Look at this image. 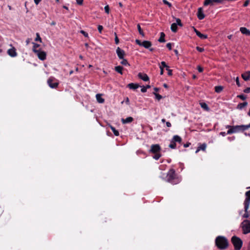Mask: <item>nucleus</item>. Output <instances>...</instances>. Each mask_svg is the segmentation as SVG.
<instances>
[{
	"instance_id": "nucleus-1",
	"label": "nucleus",
	"mask_w": 250,
	"mask_h": 250,
	"mask_svg": "<svg viewBox=\"0 0 250 250\" xmlns=\"http://www.w3.org/2000/svg\"><path fill=\"white\" fill-rule=\"evenodd\" d=\"M167 181L173 185H176L179 183L181 181V178L178 176L175 172L174 169H170L167 174Z\"/></svg>"
},
{
	"instance_id": "nucleus-2",
	"label": "nucleus",
	"mask_w": 250,
	"mask_h": 250,
	"mask_svg": "<svg viewBox=\"0 0 250 250\" xmlns=\"http://www.w3.org/2000/svg\"><path fill=\"white\" fill-rule=\"evenodd\" d=\"M215 244L217 247L221 250L226 249L228 246L227 239L225 237L221 236L216 237Z\"/></svg>"
},
{
	"instance_id": "nucleus-3",
	"label": "nucleus",
	"mask_w": 250,
	"mask_h": 250,
	"mask_svg": "<svg viewBox=\"0 0 250 250\" xmlns=\"http://www.w3.org/2000/svg\"><path fill=\"white\" fill-rule=\"evenodd\" d=\"M231 242L235 250H240L241 249L243 242L240 238L234 236L231 238Z\"/></svg>"
},
{
	"instance_id": "nucleus-4",
	"label": "nucleus",
	"mask_w": 250,
	"mask_h": 250,
	"mask_svg": "<svg viewBox=\"0 0 250 250\" xmlns=\"http://www.w3.org/2000/svg\"><path fill=\"white\" fill-rule=\"evenodd\" d=\"M226 128L229 129L227 131V134H230L232 133L238 132L239 131H242V125L235 126L227 125L226 126Z\"/></svg>"
},
{
	"instance_id": "nucleus-5",
	"label": "nucleus",
	"mask_w": 250,
	"mask_h": 250,
	"mask_svg": "<svg viewBox=\"0 0 250 250\" xmlns=\"http://www.w3.org/2000/svg\"><path fill=\"white\" fill-rule=\"evenodd\" d=\"M47 83L50 88H56L58 87L59 83L55 78L51 77L48 79Z\"/></svg>"
},
{
	"instance_id": "nucleus-6",
	"label": "nucleus",
	"mask_w": 250,
	"mask_h": 250,
	"mask_svg": "<svg viewBox=\"0 0 250 250\" xmlns=\"http://www.w3.org/2000/svg\"><path fill=\"white\" fill-rule=\"evenodd\" d=\"M242 228L243 233L247 234L250 232V221L245 220L242 223Z\"/></svg>"
},
{
	"instance_id": "nucleus-7",
	"label": "nucleus",
	"mask_w": 250,
	"mask_h": 250,
	"mask_svg": "<svg viewBox=\"0 0 250 250\" xmlns=\"http://www.w3.org/2000/svg\"><path fill=\"white\" fill-rule=\"evenodd\" d=\"M136 43L141 46L144 47L145 48H149L152 46V43L150 41H144L141 42L139 40H136Z\"/></svg>"
},
{
	"instance_id": "nucleus-8",
	"label": "nucleus",
	"mask_w": 250,
	"mask_h": 250,
	"mask_svg": "<svg viewBox=\"0 0 250 250\" xmlns=\"http://www.w3.org/2000/svg\"><path fill=\"white\" fill-rule=\"evenodd\" d=\"M246 198L244 201L245 211L248 210L250 204V190L247 191L245 193Z\"/></svg>"
},
{
	"instance_id": "nucleus-9",
	"label": "nucleus",
	"mask_w": 250,
	"mask_h": 250,
	"mask_svg": "<svg viewBox=\"0 0 250 250\" xmlns=\"http://www.w3.org/2000/svg\"><path fill=\"white\" fill-rule=\"evenodd\" d=\"M35 53L37 55L39 59L42 61H43L46 58V53L43 51L41 50L35 51Z\"/></svg>"
},
{
	"instance_id": "nucleus-10",
	"label": "nucleus",
	"mask_w": 250,
	"mask_h": 250,
	"mask_svg": "<svg viewBox=\"0 0 250 250\" xmlns=\"http://www.w3.org/2000/svg\"><path fill=\"white\" fill-rule=\"evenodd\" d=\"M161 150V148L159 145H152L151 146L150 149L149 150V152L154 154L160 152Z\"/></svg>"
},
{
	"instance_id": "nucleus-11",
	"label": "nucleus",
	"mask_w": 250,
	"mask_h": 250,
	"mask_svg": "<svg viewBox=\"0 0 250 250\" xmlns=\"http://www.w3.org/2000/svg\"><path fill=\"white\" fill-rule=\"evenodd\" d=\"M10 46L11 48L7 50V54L11 57H16L17 56V53L16 48L13 46L12 44H10Z\"/></svg>"
},
{
	"instance_id": "nucleus-12",
	"label": "nucleus",
	"mask_w": 250,
	"mask_h": 250,
	"mask_svg": "<svg viewBox=\"0 0 250 250\" xmlns=\"http://www.w3.org/2000/svg\"><path fill=\"white\" fill-rule=\"evenodd\" d=\"M116 53L120 59H123L125 55V52L123 50L118 47L116 49Z\"/></svg>"
},
{
	"instance_id": "nucleus-13",
	"label": "nucleus",
	"mask_w": 250,
	"mask_h": 250,
	"mask_svg": "<svg viewBox=\"0 0 250 250\" xmlns=\"http://www.w3.org/2000/svg\"><path fill=\"white\" fill-rule=\"evenodd\" d=\"M197 17L200 20H202L204 19L205 15L203 12V9L200 7L198 9L197 11Z\"/></svg>"
},
{
	"instance_id": "nucleus-14",
	"label": "nucleus",
	"mask_w": 250,
	"mask_h": 250,
	"mask_svg": "<svg viewBox=\"0 0 250 250\" xmlns=\"http://www.w3.org/2000/svg\"><path fill=\"white\" fill-rule=\"evenodd\" d=\"M194 31L195 32L196 35L201 39H206L208 38V36L205 34H202L195 28L193 27Z\"/></svg>"
},
{
	"instance_id": "nucleus-15",
	"label": "nucleus",
	"mask_w": 250,
	"mask_h": 250,
	"mask_svg": "<svg viewBox=\"0 0 250 250\" xmlns=\"http://www.w3.org/2000/svg\"><path fill=\"white\" fill-rule=\"evenodd\" d=\"M138 77L145 82L149 81V77L147 74L145 73H139L138 74Z\"/></svg>"
},
{
	"instance_id": "nucleus-16",
	"label": "nucleus",
	"mask_w": 250,
	"mask_h": 250,
	"mask_svg": "<svg viewBox=\"0 0 250 250\" xmlns=\"http://www.w3.org/2000/svg\"><path fill=\"white\" fill-rule=\"evenodd\" d=\"M207 147V145L205 143L202 144H199V146H198L195 153H197L199 151L203 150L204 151H206Z\"/></svg>"
},
{
	"instance_id": "nucleus-17",
	"label": "nucleus",
	"mask_w": 250,
	"mask_h": 250,
	"mask_svg": "<svg viewBox=\"0 0 250 250\" xmlns=\"http://www.w3.org/2000/svg\"><path fill=\"white\" fill-rule=\"evenodd\" d=\"M240 32L244 35L250 36V30L244 27H241L240 28Z\"/></svg>"
},
{
	"instance_id": "nucleus-18",
	"label": "nucleus",
	"mask_w": 250,
	"mask_h": 250,
	"mask_svg": "<svg viewBox=\"0 0 250 250\" xmlns=\"http://www.w3.org/2000/svg\"><path fill=\"white\" fill-rule=\"evenodd\" d=\"M102 94H97L96 95V98L97 102L100 104H103L104 102V99L102 97Z\"/></svg>"
},
{
	"instance_id": "nucleus-19",
	"label": "nucleus",
	"mask_w": 250,
	"mask_h": 250,
	"mask_svg": "<svg viewBox=\"0 0 250 250\" xmlns=\"http://www.w3.org/2000/svg\"><path fill=\"white\" fill-rule=\"evenodd\" d=\"M242 77L246 81L249 80L250 79V71H247L242 74Z\"/></svg>"
},
{
	"instance_id": "nucleus-20",
	"label": "nucleus",
	"mask_w": 250,
	"mask_h": 250,
	"mask_svg": "<svg viewBox=\"0 0 250 250\" xmlns=\"http://www.w3.org/2000/svg\"><path fill=\"white\" fill-rule=\"evenodd\" d=\"M171 140L175 143L177 142L180 144L182 142V138L177 135L173 136Z\"/></svg>"
},
{
	"instance_id": "nucleus-21",
	"label": "nucleus",
	"mask_w": 250,
	"mask_h": 250,
	"mask_svg": "<svg viewBox=\"0 0 250 250\" xmlns=\"http://www.w3.org/2000/svg\"><path fill=\"white\" fill-rule=\"evenodd\" d=\"M127 86L130 89L135 90L137 89L139 87V85L137 83H130L128 84Z\"/></svg>"
},
{
	"instance_id": "nucleus-22",
	"label": "nucleus",
	"mask_w": 250,
	"mask_h": 250,
	"mask_svg": "<svg viewBox=\"0 0 250 250\" xmlns=\"http://www.w3.org/2000/svg\"><path fill=\"white\" fill-rule=\"evenodd\" d=\"M133 121V118L131 117H128L126 119H122V122L123 124H127L131 123Z\"/></svg>"
},
{
	"instance_id": "nucleus-23",
	"label": "nucleus",
	"mask_w": 250,
	"mask_h": 250,
	"mask_svg": "<svg viewBox=\"0 0 250 250\" xmlns=\"http://www.w3.org/2000/svg\"><path fill=\"white\" fill-rule=\"evenodd\" d=\"M200 106L202 108L204 109L206 111H208L209 108L208 105V104L205 103H200Z\"/></svg>"
},
{
	"instance_id": "nucleus-24",
	"label": "nucleus",
	"mask_w": 250,
	"mask_h": 250,
	"mask_svg": "<svg viewBox=\"0 0 250 250\" xmlns=\"http://www.w3.org/2000/svg\"><path fill=\"white\" fill-rule=\"evenodd\" d=\"M165 34H164V33L161 32L160 33V37L158 41L160 42H165Z\"/></svg>"
},
{
	"instance_id": "nucleus-25",
	"label": "nucleus",
	"mask_w": 250,
	"mask_h": 250,
	"mask_svg": "<svg viewBox=\"0 0 250 250\" xmlns=\"http://www.w3.org/2000/svg\"><path fill=\"white\" fill-rule=\"evenodd\" d=\"M171 30L173 32H176L177 31V23H173L171 25Z\"/></svg>"
},
{
	"instance_id": "nucleus-26",
	"label": "nucleus",
	"mask_w": 250,
	"mask_h": 250,
	"mask_svg": "<svg viewBox=\"0 0 250 250\" xmlns=\"http://www.w3.org/2000/svg\"><path fill=\"white\" fill-rule=\"evenodd\" d=\"M248 104V103L245 102H244L243 103H240V104H239L237 105V108L240 109H243L244 107H245V106H246Z\"/></svg>"
},
{
	"instance_id": "nucleus-27",
	"label": "nucleus",
	"mask_w": 250,
	"mask_h": 250,
	"mask_svg": "<svg viewBox=\"0 0 250 250\" xmlns=\"http://www.w3.org/2000/svg\"><path fill=\"white\" fill-rule=\"evenodd\" d=\"M123 69V68L121 66H117L115 67V71L121 74H123V72H122Z\"/></svg>"
},
{
	"instance_id": "nucleus-28",
	"label": "nucleus",
	"mask_w": 250,
	"mask_h": 250,
	"mask_svg": "<svg viewBox=\"0 0 250 250\" xmlns=\"http://www.w3.org/2000/svg\"><path fill=\"white\" fill-rule=\"evenodd\" d=\"M223 89V87L222 86H216L215 87V91L216 92V93H220L222 91Z\"/></svg>"
},
{
	"instance_id": "nucleus-29",
	"label": "nucleus",
	"mask_w": 250,
	"mask_h": 250,
	"mask_svg": "<svg viewBox=\"0 0 250 250\" xmlns=\"http://www.w3.org/2000/svg\"><path fill=\"white\" fill-rule=\"evenodd\" d=\"M213 0H205L204 2V6H207L208 5H213Z\"/></svg>"
},
{
	"instance_id": "nucleus-30",
	"label": "nucleus",
	"mask_w": 250,
	"mask_h": 250,
	"mask_svg": "<svg viewBox=\"0 0 250 250\" xmlns=\"http://www.w3.org/2000/svg\"><path fill=\"white\" fill-rule=\"evenodd\" d=\"M169 147L172 149H175L176 147V144L175 142H174L172 140H170V144L169 145Z\"/></svg>"
},
{
	"instance_id": "nucleus-31",
	"label": "nucleus",
	"mask_w": 250,
	"mask_h": 250,
	"mask_svg": "<svg viewBox=\"0 0 250 250\" xmlns=\"http://www.w3.org/2000/svg\"><path fill=\"white\" fill-rule=\"evenodd\" d=\"M137 28H138V31L139 32V34L142 36V37H144L145 36V34L143 32V30H142L141 29V26L140 25V24H137Z\"/></svg>"
},
{
	"instance_id": "nucleus-32",
	"label": "nucleus",
	"mask_w": 250,
	"mask_h": 250,
	"mask_svg": "<svg viewBox=\"0 0 250 250\" xmlns=\"http://www.w3.org/2000/svg\"><path fill=\"white\" fill-rule=\"evenodd\" d=\"M110 128L115 136H118L119 135V131L117 130L115 127L111 126Z\"/></svg>"
},
{
	"instance_id": "nucleus-33",
	"label": "nucleus",
	"mask_w": 250,
	"mask_h": 250,
	"mask_svg": "<svg viewBox=\"0 0 250 250\" xmlns=\"http://www.w3.org/2000/svg\"><path fill=\"white\" fill-rule=\"evenodd\" d=\"M161 157V154L160 152L154 153V155L153 156V159L156 160H158Z\"/></svg>"
},
{
	"instance_id": "nucleus-34",
	"label": "nucleus",
	"mask_w": 250,
	"mask_h": 250,
	"mask_svg": "<svg viewBox=\"0 0 250 250\" xmlns=\"http://www.w3.org/2000/svg\"><path fill=\"white\" fill-rule=\"evenodd\" d=\"M122 61L121 62V63L124 65H125V66H127V65H129V64L128 63L127 61L124 59V58H123V59H122Z\"/></svg>"
},
{
	"instance_id": "nucleus-35",
	"label": "nucleus",
	"mask_w": 250,
	"mask_h": 250,
	"mask_svg": "<svg viewBox=\"0 0 250 250\" xmlns=\"http://www.w3.org/2000/svg\"><path fill=\"white\" fill-rule=\"evenodd\" d=\"M33 51L35 53V51H39V50H37V48L39 47L40 45L34 42H33Z\"/></svg>"
},
{
	"instance_id": "nucleus-36",
	"label": "nucleus",
	"mask_w": 250,
	"mask_h": 250,
	"mask_svg": "<svg viewBox=\"0 0 250 250\" xmlns=\"http://www.w3.org/2000/svg\"><path fill=\"white\" fill-rule=\"evenodd\" d=\"M35 41L37 42H42V39L40 37L39 33H36V38L35 39Z\"/></svg>"
},
{
	"instance_id": "nucleus-37",
	"label": "nucleus",
	"mask_w": 250,
	"mask_h": 250,
	"mask_svg": "<svg viewBox=\"0 0 250 250\" xmlns=\"http://www.w3.org/2000/svg\"><path fill=\"white\" fill-rule=\"evenodd\" d=\"M242 131L246 130L250 127V123L248 125H242Z\"/></svg>"
},
{
	"instance_id": "nucleus-38",
	"label": "nucleus",
	"mask_w": 250,
	"mask_h": 250,
	"mask_svg": "<svg viewBox=\"0 0 250 250\" xmlns=\"http://www.w3.org/2000/svg\"><path fill=\"white\" fill-rule=\"evenodd\" d=\"M237 97L242 100H245L247 98V96L243 94L239 95Z\"/></svg>"
},
{
	"instance_id": "nucleus-39",
	"label": "nucleus",
	"mask_w": 250,
	"mask_h": 250,
	"mask_svg": "<svg viewBox=\"0 0 250 250\" xmlns=\"http://www.w3.org/2000/svg\"><path fill=\"white\" fill-rule=\"evenodd\" d=\"M164 4L167 5L169 7L172 6V4L167 0H163Z\"/></svg>"
},
{
	"instance_id": "nucleus-40",
	"label": "nucleus",
	"mask_w": 250,
	"mask_h": 250,
	"mask_svg": "<svg viewBox=\"0 0 250 250\" xmlns=\"http://www.w3.org/2000/svg\"><path fill=\"white\" fill-rule=\"evenodd\" d=\"M154 94L155 96L156 99H157L158 100H160L162 98V96L160 95V94L156 93H154Z\"/></svg>"
},
{
	"instance_id": "nucleus-41",
	"label": "nucleus",
	"mask_w": 250,
	"mask_h": 250,
	"mask_svg": "<svg viewBox=\"0 0 250 250\" xmlns=\"http://www.w3.org/2000/svg\"><path fill=\"white\" fill-rule=\"evenodd\" d=\"M80 33L82 34L85 37H88V34L83 30H81Z\"/></svg>"
},
{
	"instance_id": "nucleus-42",
	"label": "nucleus",
	"mask_w": 250,
	"mask_h": 250,
	"mask_svg": "<svg viewBox=\"0 0 250 250\" xmlns=\"http://www.w3.org/2000/svg\"><path fill=\"white\" fill-rule=\"evenodd\" d=\"M166 70L167 71V72H168L167 74L169 76H171L172 75V70H171L169 68V66H168L167 68H166Z\"/></svg>"
},
{
	"instance_id": "nucleus-43",
	"label": "nucleus",
	"mask_w": 250,
	"mask_h": 250,
	"mask_svg": "<svg viewBox=\"0 0 250 250\" xmlns=\"http://www.w3.org/2000/svg\"><path fill=\"white\" fill-rule=\"evenodd\" d=\"M104 11L105 12V13H106L107 14H109V6L108 5H106L104 8Z\"/></svg>"
},
{
	"instance_id": "nucleus-44",
	"label": "nucleus",
	"mask_w": 250,
	"mask_h": 250,
	"mask_svg": "<svg viewBox=\"0 0 250 250\" xmlns=\"http://www.w3.org/2000/svg\"><path fill=\"white\" fill-rule=\"evenodd\" d=\"M176 23H177V25H179L180 26H182V24L181 23V21L180 19H176Z\"/></svg>"
},
{
	"instance_id": "nucleus-45",
	"label": "nucleus",
	"mask_w": 250,
	"mask_h": 250,
	"mask_svg": "<svg viewBox=\"0 0 250 250\" xmlns=\"http://www.w3.org/2000/svg\"><path fill=\"white\" fill-rule=\"evenodd\" d=\"M160 66H162L163 68L166 67L167 68L168 66L167 65L166 63L165 62H161V64Z\"/></svg>"
},
{
	"instance_id": "nucleus-46",
	"label": "nucleus",
	"mask_w": 250,
	"mask_h": 250,
	"mask_svg": "<svg viewBox=\"0 0 250 250\" xmlns=\"http://www.w3.org/2000/svg\"><path fill=\"white\" fill-rule=\"evenodd\" d=\"M196 49L197 51H198L200 52H202L204 51V48L203 47H200L199 46L196 47Z\"/></svg>"
},
{
	"instance_id": "nucleus-47",
	"label": "nucleus",
	"mask_w": 250,
	"mask_h": 250,
	"mask_svg": "<svg viewBox=\"0 0 250 250\" xmlns=\"http://www.w3.org/2000/svg\"><path fill=\"white\" fill-rule=\"evenodd\" d=\"M98 29L99 32L101 33L103 29V27L102 25H99L98 26Z\"/></svg>"
},
{
	"instance_id": "nucleus-48",
	"label": "nucleus",
	"mask_w": 250,
	"mask_h": 250,
	"mask_svg": "<svg viewBox=\"0 0 250 250\" xmlns=\"http://www.w3.org/2000/svg\"><path fill=\"white\" fill-rule=\"evenodd\" d=\"M244 92L246 93H250V87H247L244 90Z\"/></svg>"
},
{
	"instance_id": "nucleus-49",
	"label": "nucleus",
	"mask_w": 250,
	"mask_h": 250,
	"mask_svg": "<svg viewBox=\"0 0 250 250\" xmlns=\"http://www.w3.org/2000/svg\"><path fill=\"white\" fill-rule=\"evenodd\" d=\"M147 89H146V87H145V86H143L142 87V88H141V92H143V93H145Z\"/></svg>"
},
{
	"instance_id": "nucleus-50",
	"label": "nucleus",
	"mask_w": 250,
	"mask_h": 250,
	"mask_svg": "<svg viewBox=\"0 0 250 250\" xmlns=\"http://www.w3.org/2000/svg\"><path fill=\"white\" fill-rule=\"evenodd\" d=\"M249 3H250L249 0H246L243 4V6L247 7L249 4Z\"/></svg>"
},
{
	"instance_id": "nucleus-51",
	"label": "nucleus",
	"mask_w": 250,
	"mask_h": 250,
	"mask_svg": "<svg viewBox=\"0 0 250 250\" xmlns=\"http://www.w3.org/2000/svg\"><path fill=\"white\" fill-rule=\"evenodd\" d=\"M235 81H236V84L237 85V86L238 87H240V83H239V78L237 77H236V80H235Z\"/></svg>"
},
{
	"instance_id": "nucleus-52",
	"label": "nucleus",
	"mask_w": 250,
	"mask_h": 250,
	"mask_svg": "<svg viewBox=\"0 0 250 250\" xmlns=\"http://www.w3.org/2000/svg\"><path fill=\"white\" fill-rule=\"evenodd\" d=\"M197 70L199 72H202L203 71V68L200 65L197 66Z\"/></svg>"
},
{
	"instance_id": "nucleus-53",
	"label": "nucleus",
	"mask_w": 250,
	"mask_h": 250,
	"mask_svg": "<svg viewBox=\"0 0 250 250\" xmlns=\"http://www.w3.org/2000/svg\"><path fill=\"white\" fill-rule=\"evenodd\" d=\"M160 69V75H162L164 74V68H163L162 66H159Z\"/></svg>"
},
{
	"instance_id": "nucleus-54",
	"label": "nucleus",
	"mask_w": 250,
	"mask_h": 250,
	"mask_svg": "<svg viewBox=\"0 0 250 250\" xmlns=\"http://www.w3.org/2000/svg\"><path fill=\"white\" fill-rule=\"evenodd\" d=\"M83 0H76V2L79 5H82L83 3Z\"/></svg>"
},
{
	"instance_id": "nucleus-55",
	"label": "nucleus",
	"mask_w": 250,
	"mask_h": 250,
	"mask_svg": "<svg viewBox=\"0 0 250 250\" xmlns=\"http://www.w3.org/2000/svg\"><path fill=\"white\" fill-rule=\"evenodd\" d=\"M167 47L168 48L169 50H171L172 47H171V43H167Z\"/></svg>"
},
{
	"instance_id": "nucleus-56",
	"label": "nucleus",
	"mask_w": 250,
	"mask_h": 250,
	"mask_svg": "<svg viewBox=\"0 0 250 250\" xmlns=\"http://www.w3.org/2000/svg\"><path fill=\"white\" fill-rule=\"evenodd\" d=\"M115 42L116 44H118L119 43V40L118 37H115Z\"/></svg>"
},
{
	"instance_id": "nucleus-57",
	"label": "nucleus",
	"mask_w": 250,
	"mask_h": 250,
	"mask_svg": "<svg viewBox=\"0 0 250 250\" xmlns=\"http://www.w3.org/2000/svg\"><path fill=\"white\" fill-rule=\"evenodd\" d=\"M42 0H34L35 3L38 5Z\"/></svg>"
},
{
	"instance_id": "nucleus-58",
	"label": "nucleus",
	"mask_w": 250,
	"mask_h": 250,
	"mask_svg": "<svg viewBox=\"0 0 250 250\" xmlns=\"http://www.w3.org/2000/svg\"><path fill=\"white\" fill-rule=\"evenodd\" d=\"M166 125H167V127H171V123H170V122H166Z\"/></svg>"
},
{
	"instance_id": "nucleus-59",
	"label": "nucleus",
	"mask_w": 250,
	"mask_h": 250,
	"mask_svg": "<svg viewBox=\"0 0 250 250\" xmlns=\"http://www.w3.org/2000/svg\"><path fill=\"white\" fill-rule=\"evenodd\" d=\"M190 145V143H187V144H185L184 145V146L185 147H188Z\"/></svg>"
},
{
	"instance_id": "nucleus-60",
	"label": "nucleus",
	"mask_w": 250,
	"mask_h": 250,
	"mask_svg": "<svg viewBox=\"0 0 250 250\" xmlns=\"http://www.w3.org/2000/svg\"><path fill=\"white\" fill-rule=\"evenodd\" d=\"M245 212H246L244 214V217L245 218H248L249 217V214L247 213V211H245Z\"/></svg>"
},
{
	"instance_id": "nucleus-61",
	"label": "nucleus",
	"mask_w": 250,
	"mask_h": 250,
	"mask_svg": "<svg viewBox=\"0 0 250 250\" xmlns=\"http://www.w3.org/2000/svg\"><path fill=\"white\" fill-rule=\"evenodd\" d=\"M220 135H222V136H226V135L227 134V133H226V132H220Z\"/></svg>"
},
{
	"instance_id": "nucleus-62",
	"label": "nucleus",
	"mask_w": 250,
	"mask_h": 250,
	"mask_svg": "<svg viewBox=\"0 0 250 250\" xmlns=\"http://www.w3.org/2000/svg\"><path fill=\"white\" fill-rule=\"evenodd\" d=\"M213 2L217 3H220L222 1V0H213Z\"/></svg>"
},
{
	"instance_id": "nucleus-63",
	"label": "nucleus",
	"mask_w": 250,
	"mask_h": 250,
	"mask_svg": "<svg viewBox=\"0 0 250 250\" xmlns=\"http://www.w3.org/2000/svg\"><path fill=\"white\" fill-rule=\"evenodd\" d=\"M63 8L66 9L67 10H68V8L66 6L63 5Z\"/></svg>"
},
{
	"instance_id": "nucleus-64",
	"label": "nucleus",
	"mask_w": 250,
	"mask_h": 250,
	"mask_svg": "<svg viewBox=\"0 0 250 250\" xmlns=\"http://www.w3.org/2000/svg\"><path fill=\"white\" fill-rule=\"evenodd\" d=\"M56 24V22L55 21H52L51 23V25H55Z\"/></svg>"
}]
</instances>
